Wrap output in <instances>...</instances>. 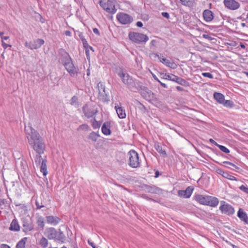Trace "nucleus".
<instances>
[{
  "label": "nucleus",
  "mask_w": 248,
  "mask_h": 248,
  "mask_svg": "<svg viewBox=\"0 0 248 248\" xmlns=\"http://www.w3.org/2000/svg\"><path fill=\"white\" fill-rule=\"evenodd\" d=\"M26 137L30 146L38 154L44 153L46 145L40 134L29 124L24 128Z\"/></svg>",
  "instance_id": "f257e3e1"
},
{
  "label": "nucleus",
  "mask_w": 248,
  "mask_h": 248,
  "mask_svg": "<svg viewBox=\"0 0 248 248\" xmlns=\"http://www.w3.org/2000/svg\"><path fill=\"white\" fill-rule=\"evenodd\" d=\"M117 75L123 83L131 91L139 92L141 88V83L138 80L133 78L129 74L120 68L117 72Z\"/></svg>",
  "instance_id": "f03ea898"
},
{
  "label": "nucleus",
  "mask_w": 248,
  "mask_h": 248,
  "mask_svg": "<svg viewBox=\"0 0 248 248\" xmlns=\"http://www.w3.org/2000/svg\"><path fill=\"white\" fill-rule=\"evenodd\" d=\"M45 236L49 240L54 239L59 243H63L65 241V236L60 230L57 231L53 227L46 228L44 232Z\"/></svg>",
  "instance_id": "7ed1b4c3"
},
{
  "label": "nucleus",
  "mask_w": 248,
  "mask_h": 248,
  "mask_svg": "<svg viewBox=\"0 0 248 248\" xmlns=\"http://www.w3.org/2000/svg\"><path fill=\"white\" fill-rule=\"evenodd\" d=\"M128 37L131 41L137 44H145L149 40V37L146 35L136 32H130Z\"/></svg>",
  "instance_id": "20e7f679"
},
{
  "label": "nucleus",
  "mask_w": 248,
  "mask_h": 248,
  "mask_svg": "<svg viewBox=\"0 0 248 248\" xmlns=\"http://www.w3.org/2000/svg\"><path fill=\"white\" fill-rule=\"evenodd\" d=\"M127 156L129 157L128 165L133 168H138L140 164L138 154L135 150H131Z\"/></svg>",
  "instance_id": "39448f33"
},
{
  "label": "nucleus",
  "mask_w": 248,
  "mask_h": 248,
  "mask_svg": "<svg viewBox=\"0 0 248 248\" xmlns=\"http://www.w3.org/2000/svg\"><path fill=\"white\" fill-rule=\"evenodd\" d=\"M139 91H140L142 96L147 101L149 102H155L156 101V98L154 93L147 87L144 86L142 87L141 84V88Z\"/></svg>",
  "instance_id": "423d86ee"
},
{
  "label": "nucleus",
  "mask_w": 248,
  "mask_h": 248,
  "mask_svg": "<svg viewBox=\"0 0 248 248\" xmlns=\"http://www.w3.org/2000/svg\"><path fill=\"white\" fill-rule=\"evenodd\" d=\"M100 5L107 12L110 14H114L116 13L117 9L113 2L110 0L105 2L104 0L99 1Z\"/></svg>",
  "instance_id": "0eeeda50"
},
{
  "label": "nucleus",
  "mask_w": 248,
  "mask_h": 248,
  "mask_svg": "<svg viewBox=\"0 0 248 248\" xmlns=\"http://www.w3.org/2000/svg\"><path fill=\"white\" fill-rule=\"evenodd\" d=\"M116 17L121 24L124 25L129 24L133 21V18L130 16L124 13L117 14Z\"/></svg>",
  "instance_id": "6e6552de"
},
{
  "label": "nucleus",
  "mask_w": 248,
  "mask_h": 248,
  "mask_svg": "<svg viewBox=\"0 0 248 248\" xmlns=\"http://www.w3.org/2000/svg\"><path fill=\"white\" fill-rule=\"evenodd\" d=\"M63 65L64 66L67 71L70 74L71 76H74L76 73V69L74 66L71 58L66 59L65 61L62 62Z\"/></svg>",
  "instance_id": "1a4fd4ad"
},
{
  "label": "nucleus",
  "mask_w": 248,
  "mask_h": 248,
  "mask_svg": "<svg viewBox=\"0 0 248 248\" xmlns=\"http://www.w3.org/2000/svg\"><path fill=\"white\" fill-rule=\"evenodd\" d=\"M45 43L44 40L42 39H37L32 42H27L25 44L26 47L31 49H36L40 48Z\"/></svg>",
  "instance_id": "9d476101"
},
{
  "label": "nucleus",
  "mask_w": 248,
  "mask_h": 248,
  "mask_svg": "<svg viewBox=\"0 0 248 248\" xmlns=\"http://www.w3.org/2000/svg\"><path fill=\"white\" fill-rule=\"evenodd\" d=\"M224 4L228 8L232 10L237 9L239 6V3L234 0H224Z\"/></svg>",
  "instance_id": "9b49d317"
},
{
  "label": "nucleus",
  "mask_w": 248,
  "mask_h": 248,
  "mask_svg": "<svg viewBox=\"0 0 248 248\" xmlns=\"http://www.w3.org/2000/svg\"><path fill=\"white\" fill-rule=\"evenodd\" d=\"M219 209L222 213L228 215H232L234 212L233 208L228 203L221 205Z\"/></svg>",
  "instance_id": "f8f14e48"
},
{
  "label": "nucleus",
  "mask_w": 248,
  "mask_h": 248,
  "mask_svg": "<svg viewBox=\"0 0 248 248\" xmlns=\"http://www.w3.org/2000/svg\"><path fill=\"white\" fill-rule=\"evenodd\" d=\"M152 56H154L155 58L158 57L160 62L165 64L166 66L173 69L176 68V65L175 63L170 62L169 60L166 59L165 58H162L161 57L155 54H152Z\"/></svg>",
  "instance_id": "ddd939ff"
},
{
  "label": "nucleus",
  "mask_w": 248,
  "mask_h": 248,
  "mask_svg": "<svg viewBox=\"0 0 248 248\" xmlns=\"http://www.w3.org/2000/svg\"><path fill=\"white\" fill-rule=\"evenodd\" d=\"M82 109L85 116L88 118L92 117L97 112V110L92 109L88 105H85Z\"/></svg>",
  "instance_id": "4468645a"
},
{
  "label": "nucleus",
  "mask_w": 248,
  "mask_h": 248,
  "mask_svg": "<svg viewBox=\"0 0 248 248\" xmlns=\"http://www.w3.org/2000/svg\"><path fill=\"white\" fill-rule=\"evenodd\" d=\"M193 189L190 186L187 187L185 190H179L178 194L185 198H189L193 192Z\"/></svg>",
  "instance_id": "2eb2a0df"
},
{
  "label": "nucleus",
  "mask_w": 248,
  "mask_h": 248,
  "mask_svg": "<svg viewBox=\"0 0 248 248\" xmlns=\"http://www.w3.org/2000/svg\"><path fill=\"white\" fill-rule=\"evenodd\" d=\"M46 220L47 223L56 226L59 223L61 219L56 216H50L46 217Z\"/></svg>",
  "instance_id": "dca6fc26"
},
{
  "label": "nucleus",
  "mask_w": 248,
  "mask_h": 248,
  "mask_svg": "<svg viewBox=\"0 0 248 248\" xmlns=\"http://www.w3.org/2000/svg\"><path fill=\"white\" fill-rule=\"evenodd\" d=\"M238 217L241 221L248 225V217L246 213L242 209H239L237 213Z\"/></svg>",
  "instance_id": "f3484780"
},
{
  "label": "nucleus",
  "mask_w": 248,
  "mask_h": 248,
  "mask_svg": "<svg viewBox=\"0 0 248 248\" xmlns=\"http://www.w3.org/2000/svg\"><path fill=\"white\" fill-rule=\"evenodd\" d=\"M218 200L217 198L208 196V200H207L206 205H209L211 207H216L218 204Z\"/></svg>",
  "instance_id": "a211bd4d"
},
{
  "label": "nucleus",
  "mask_w": 248,
  "mask_h": 248,
  "mask_svg": "<svg viewBox=\"0 0 248 248\" xmlns=\"http://www.w3.org/2000/svg\"><path fill=\"white\" fill-rule=\"evenodd\" d=\"M203 16L204 18V19L206 22H210L211 21L213 18V13L212 12L209 10L206 9L203 12Z\"/></svg>",
  "instance_id": "6ab92c4d"
},
{
  "label": "nucleus",
  "mask_w": 248,
  "mask_h": 248,
  "mask_svg": "<svg viewBox=\"0 0 248 248\" xmlns=\"http://www.w3.org/2000/svg\"><path fill=\"white\" fill-rule=\"evenodd\" d=\"M208 196L198 194L195 196V200L201 204L206 205Z\"/></svg>",
  "instance_id": "aec40b11"
},
{
  "label": "nucleus",
  "mask_w": 248,
  "mask_h": 248,
  "mask_svg": "<svg viewBox=\"0 0 248 248\" xmlns=\"http://www.w3.org/2000/svg\"><path fill=\"white\" fill-rule=\"evenodd\" d=\"M115 108L117 112V115L119 118L124 119L126 117V113L125 112V109L122 107H119L118 106H116L115 107Z\"/></svg>",
  "instance_id": "412c9836"
},
{
  "label": "nucleus",
  "mask_w": 248,
  "mask_h": 248,
  "mask_svg": "<svg viewBox=\"0 0 248 248\" xmlns=\"http://www.w3.org/2000/svg\"><path fill=\"white\" fill-rule=\"evenodd\" d=\"M214 97L215 99L219 104H222L225 100L224 95L219 93L215 92L214 93Z\"/></svg>",
  "instance_id": "4be33fe9"
},
{
  "label": "nucleus",
  "mask_w": 248,
  "mask_h": 248,
  "mask_svg": "<svg viewBox=\"0 0 248 248\" xmlns=\"http://www.w3.org/2000/svg\"><path fill=\"white\" fill-rule=\"evenodd\" d=\"M9 230L12 231H19L20 230V226L16 219L12 220L9 227Z\"/></svg>",
  "instance_id": "5701e85b"
},
{
  "label": "nucleus",
  "mask_w": 248,
  "mask_h": 248,
  "mask_svg": "<svg viewBox=\"0 0 248 248\" xmlns=\"http://www.w3.org/2000/svg\"><path fill=\"white\" fill-rule=\"evenodd\" d=\"M172 81L176 82V83L181 85H186L187 83V82L186 81V80L177 76L175 75H173V76H172Z\"/></svg>",
  "instance_id": "b1692460"
},
{
  "label": "nucleus",
  "mask_w": 248,
  "mask_h": 248,
  "mask_svg": "<svg viewBox=\"0 0 248 248\" xmlns=\"http://www.w3.org/2000/svg\"><path fill=\"white\" fill-rule=\"evenodd\" d=\"M59 54L62 56V62L65 61L66 59H68L70 58L68 53L62 48H61L59 50Z\"/></svg>",
  "instance_id": "393cba45"
},
{
  "label": "nucleus",
  "mask_w": 248,
  "mask_h": 248,
  "mask_svg": "<svg viewBox=\"0 0 248 248\" xmlns=\"http://www.w3.org/2000/svg\"><path fill=\"white\" fill-rule=\"evenodd\" d=\"M40 170L44 176L47 174L46 160V159L43 160L42 163L40 164Z\"/></svg>",
  "instance_id": "a878e982"
},
{
  "label": "nucleus",
  "mask_w": 248,
  "mask_h": 248,
  "mask_svg": "<svg viewBox=\"0 0 248 248\" xmlns=\"http://www.w3.org/2000/svg\"><path fill=\"white\" fill-rule=\"evenodd\" d=\"M23 227L24 228V231H31L33 229V226L31 222L29 221H23Z\"/></svg>",
  "instance_id": "bb28decb"
},
{
  "label": "nucleus",
  "mask_w": 248,
  "mask_h": 248,
  "mask_svg": "<svg viewBox=\"0 0 248 248\" xmlns=\"http://www.w3.org/2000/svg\"><path fill=\"white\" fill-rule=\"evenodd\" d=\"M39 244L42 248H47L48 245V241L46 237H42L39 240Z\"/></svg>",
  "instance_id": "cd10ccee"
},
{
  "label": "nucleus",
  "mask_w": 248,
  "mask_h": 248,
  "mask_svg": "<svg viewBox=\"0 0 248 248\" xmlns=\"http://www.w3.org/2000/svg\"><path fill=\"white\" fill-rule=\"evenodd\" d=\"M101 130L102 133L105 135H109L111 133V131L108 126H107L106 124H104L102 126Z\"/></svg>",
  "instance_id": "c85d7f7f"
},
{
  "label": "nucleus",
  "mask_w": 248,
  "mask_h": 248,
  "mask_svg": "<svg viewBox=\"0 0 248 248\" xmlns=\"http://www.w3.org/2000/svg\"><path fill=\"white\" fill-rule=\"evenodd\" d=\"M27 238L24 237L20 240L16 245V248H25V244Z\"/></svg>",
  "instance_id": "c756f323"
},
{
  "label": "nucleus",
  "mask_w": 248,
  "mask_h": 248,
  "mask_svg": "<svg viewBox=\"0 0 248 248\" xmlns=\"http://www.w3.org/2000/svg\"><path fill=\"white\" fill-rule=\"evenodd\" d=\"M155 148L159 153L162 154L164 155H166V152L163 150L162 146L160 145L158 143H155Z\"/></svg>",
  "instance_id": "7c9ffc66"
},
{
  "label": "nucleus",
  "mask_w": 248,
  "mask_h": 248,
  "mask_svg": "<svg viewBox=\"0 0 248 248\" xmlns=\"http://www.w3.org/2000/svg\"><path fill=\"white\" fill-rule=\"evenodd\" d=\"M99 135L97 134L94 132H91L89 135V139L92 140L93 141H96L98 137H99Z\"/></svg>",
  "instance_id": "2f4dec72"
},
{
  "label": "nucleus",
  "mask_w": 248,
  "mask_h": 248,
  "mask_svg": "<svg viewBox=\"0 0 248 248\" xmlns=\"http://www.w3.org/2000/svg\"><path fill=\"white\" fill-rule=\"evenodd\" d=\"M222 175L224 178H226L230 180H236V178L234 176L229 174L227 172L222 171Z\"/></svg>",
  "instance_id": "473e14b6"
},
{
  "label": "nucleus",
  "mask_w": 248,
  "mask_h": 248,
  "mask_svg": "<svg viewBox=\"0 0 248 248\" xmlns=\"http://www.w3.org/2000/svg\"><path fill=\"white\" fill-rule=\"evenodd\" d=\"M160 75L162 78L171 81L172 78V76H173L174 75L161 73H160Z\"/></svg>",
  "instance_id": "72a5a7b5"
},
{
  "label": "nucleus",
  "mask_w": 248,
  "mask_h": 248,
  "mask_svg": "<svg viewBox=\"0 0 248 248\" xmlns=\"http://www.w3.org/2000/svg\"><path fill=\"white\" fill-rule=\"evenodd\" d=\"M222 105H223L224 107L229 108H232L234 106L233 102L230 100H225Z\"/></svg>",
  "instance_id": "f704fd0d"
},
{
  "label": "nucleus",
  "mask_w": 248,
  "mask_h": 248,
  "mask_svg": "<svg viewBox=\"0 0 248 248\" xmlns=\"http://www.w3.org/2000/svg\"><path fill=\"white\" fill-rule=\"evenodd\" d=\"M43 160V159H42V156L40 155H37L34 158V161L36 166H40V164L42 163Z\"/></svg>",
  "instance_id": "c9c22d12"
},
{
  "label": "nucleus",
  "mask_w": 248,
  "mask_h": 248,
  "mask_svg": "<svg viewBox=\"0 0 248 248\" xmlns=\"http://www.w3.org/2000/svg\"><path fill=\"white\" fill-rule=\"evenodd\" d=\"M222 165L225 166V167H228L229 168H231V166H232V167H233L235 169H238L239 168L236 166L235 165H234V164L230 162H229V161H224L222 162Z\"/></svg>",
  "instance_id": "e433bc0d"
},
{
  "label": "nucleus",
  "mask_w": 248,
  "mask_h": 248,
  "mask_svg": "<svg viewBox=\"0 0 248 248\" xmlns=\"http://www.w3.org/2000/svg\"><path fill=\"white\" fill-rule=\"evenodd\" d=\"M78 97L76 96H74L72 97L70 101V104L72 106H75V107H78Z\"/></svg>",
  "instance_id": "4c0bfd02"
},
{
  "label": "nucleus",
  "mask_w": 248,
  "mask_h": 248,
  "mask_svg": "<svg viewBox=\"0 0 248 248\" xmlns=\"http://www.w3.org/2000/svg\"><path fill=\"white\" fill-rule=\"evenodd\" d=\"M101 87V89H102L103 91L101 92L100 90H99V94L100 96H103L102 99H104L105 100H106V97H107V94L105 93V90L104 87H103V85L102 84H100Z\"/></svg>",
  "instance_id": "58836bf2"
},
{
  "label": "nucleus",
  "mask_w": 248,
  "mask_h": 248,
  "mask_svg": "<svg viewBox=\"0 0 248 248\" xmlns=\"http://www.w3.org/2000/svg\"><path fill=\"white\" fill-rule=\"evenodd\" d=\"M216 145L223 152L226 153V154H228L230 153V150L228 148H227L226 147H225L223 145H219V144H217V143H216Z\"/></svg>",
  "instance_id": "ea45409f"
},
{
  "label": "nucleus",
  "mask_w": 248,
  "mask_h": 248,
  "mask_svg": "<svg viewBox=\"0 0 248 248\" xmlns=\"http://www.w3.org/2000/svg\"><path fill=\"white\" fill-rule=\"evenodd\" d=\"M78 130L89 131L90 130L89 126L86 124H83L79 126L78 128Z\"/></svg>",
  "instance_id": "a19ab883"
},
{
  "label": "nucleus",
  "mask_w": 248,
  "mask_h": 248,
  "mask_svg": "<svg viewBox=\"0 0 248 248\" xmlns=\"http://www.w3.org/2000/svg\"><path fill=\"white\" fill-rule=\"evenodd\" d=\"M78 36L82 41L83 46H85V45H87V42L86 39L84 38L83 35L82 33L79 32Z\"/></svg>",
  "instance_id": "79ce46f5"
},
{
  "label": "nucleus",
  "mask_w": 248,
  "mask_h": 248,
  "mask_svg": "<svg viewBox=\"0 0 248 248\" xmlns=\"http://www.w3.org/2000/svg\"><path fill=\"white\" fill-rule=\"evenodd\" d=\"M37 224L40 227L42 228H44L45 224L43 219L42 218L40 217L38 219Z\"/></svg>",
  "instance_id": "37998d69"
},
{
  "label": "nucleus",
  "mask_w": 248,
  "mask_h": 248,
  "mask_svg": "<svg viewBox=\"0 0 248 248\" xmlns=\"http://www.w3.org/2000/svg\"><path fill=\"white\" fill-rule=\"evenodd\" d=\"M202 75L204 77H206L210 79L213 78V75L210 73H202Z\"/></svg>",
  "instance_id": "c03bdc74"
},
{
  "label": "nucleus",
  "mask_w": 248,
  "mask_h": 248,
  "mask_svg": "<svg viewBox=\"0 0 248 248\" xmlns=\"http://www.w3.org/2000/svg\"><path fill=\"white\" fill-rule=\"evenodd\" d=\"M239 189L242 191L248 194V187L244 185L241 186L239 187Z\"/></svg>",
  "instance_id": "a18cd8bd"
},
{
  "label": "nucleus",
  "mask_w": 248,
  "mask_h": 248,
  "mask_svg": "<svg viewBox=\"0 0 248 248\" xmlns=\"http://www.w3.org/2000/svg\"><path fill=\"white\" fill-rule=\"evenodd\" d=\"M92 125H93V128L96 129V128H98L99 127L100 124L98 123L97 121H96L94 119V121L93 122Z\"/></svg>",
  "instance_id": "49530a36"
},
{
  "label": "nucleus",
  "mask_w": 248,
  "mask_h": 248,
  "mask_svg": "<svg viewBox=\"0 0 248 248\" xmlns=\"http://www.w3.org/2000/svg\"><path fill=\"white\" fill-rule=\"evenodd\" d=\"M155 45H156V41L155 40H152L150 44V48L154 49L155 46Z\"/></svg>",
  "instance_id": "de8ad7c7"
},
{
  "label": "nucleus",
  "mask_w": 248,
  "mask_h": 248,
  "mask_svg": "<svg viewBox=\"0 0 248 248\" xmlns=\"http://www.w3.org/2000/svg\"><path fill=\"white\" fill-rule=\"evenodd\" d=\"M7 43L8 42H6L5 41L2 42V46L4 49H6L8 47H11V45L8 44Z\"/></svg>",
  "instance_id": "09e8293b"
},
{
  "label": "nucleus",
  "mask_w": 248,
  "mask_h": 248,
  "mask_svg": "<svg viewBox=\"0 0 248 248\" xmlns=\"http://www.w3.org/2000/svg\"><path fill=\"white\" fill-rule=\"evenodd\" d=\"M182 3V4L184 5H188V3L190 2V0H179Z\"/></svg>",
  "instance_id": "8fccbe9b"
},
{
  "label": "nucleus",
  "mask_w": 248,
  "mask_h": 248,
  "mask_svg": "<svg viewBox=\"0 0 248 248\" xmlns=\"http://www.w3.org/2000/svg\"><path fill=\"white\" fill-rule=\"evenodd\" d=\"M161 15H162V16L163 17H165V18H167V19H169V18H170V15H169V14L168 13H167V12H162V13H161Z\"/></svg>",
  "instance_id": "3c124183"
},
{
  "label": "nucleus",
  "mask_w": 248,
  "mask_h": 248,
  "mask_svg": "<svg viewBox=\"0 0 248 248\" xmlns=\"http://www.w3.org/2000/svg\"><path fill=\"white\" fill-rule=\"evenodd\" d=\"M202 36L204 38L207 39L209 40H212L213 39L208 34H203Z\"/></svg>",
  "instance_id": "603ef678"
},
{
  "label": "nucleus",
  "mask_w": 248,
  "mask_h": 248,
  "mask_svg": "<svg viewBox=\"0 0 248 248\" xmlns=\"http://www.w3.org/2000/svg\"><path fill=\"white\" fill-rule=\"evenodd\" d=\"M8 39H9V36L2 37L1 41H2V42L5 41L6 42H9Z\"/></svg>",
  "instance_id": "864d4df0"
},
{
  "label": "nucleus",
  "mask_w": 248,
  "mask_h": 248,
  "mask_svg": "<svg viewBox=\"0 0 248 248\" xmlns=\"http://www.w3.org/2000/svg\"><path fill=\"white\" fill-rule=\"evenodd\" d=\"M88 244H89V245L92 246L93 248H97V247H96L95 246V245L94 244V243L93 242H91L89 240L88 241Z\"/></svg>",
  "instance_id": "5fc2aeb1"
},
{
  "label": "nucleus",
  "mask_w": 248,
  "mask_h": 248,
  "mask_svg": "<svg viewBox=\"0 0 248 248\" xmlns=\"http://www.w3.org/2000/svg\"><path fill=\"white\" fill-rule=\"evenodd\" d=\"M35 204L37 206V209H40L42 207H44L43 205H40L39 202L36 201V202H35Z\"/></svg>",
  "instance_id": "6e6d98bb"
},
{
  "label": "nucleus",
  "mask_w": 248,
  "mask_h": 248,
  "mask_svg": "<svg viewBox=\"0 0 248 248\" xmlns=\"http://www.w3.org/2000/svg\"><path fill=\"white\" fill-rule=\"evenodd\" d=\"M0 248H11L8 245L6 244H1L0 246Z\"/></svg>",
  "instance_id": "4d7b16f0"
},
{
  "label": "nucleus",
  "mask_w": 248,
  "mask_h": 248,
  "mask_svg": "<svg viewBox=\"0 0 248 248\" xmlns=\"http://www.w3.org/2000/svg\"><path fill=\"white\" fill-rule=\"evenodd\" d=\"M136 25L138 27H142L143 26V24L141 21H138L136 23Z\"/></svg>",
  "instance_id": "13d9d810"
},
{
  "label": "nucleus",
  "mask_w": 248,
  "mask_h": 248,
  "mask_svg": "<svg viewBox=\"0 0 248 248\" xmlns=\"http://www.w3.org/2000/svg\"><path fill=\"white\" fill-rule=\"evenodd\" d=\"M93 31L96 34H97L98 35L100 34L99 31L98 30L97 28L93 29Z\"/></svg>",
  "instance_id": "bf43d9fd"
},
{
  "label": "nucleus",
  "mask_w": 248,
  "mask_h": 248,
  "mask_svg": "<svg viewBox=\"0 0 248 248\" xmlns=\"http://www.w3.org/2000/svg\"><path fill=\"white\" fill-rule=\"evenodd\" d=\"M65 35L66 36H71V32L70 31H65Z\"/></svg>",
  "instance_id": "052dcab7"
},
{
  "label": "nucleus",
  "mask_w": 248,
  "mask_h": 248,
  "mask_svg": "<svg viewBox=\"0 0 248 248\" xmlns=\"http://www.w3.org/2000/svg\"><path fill=\"white\" fill-rule=\"evenodd\" d=\"M158 81L160 83L161 85L163 87L165 88H167V85L166 84L160 82L159 80H158Z\"/></svg>",
  "instance_id": "680f3d73"
},
{
  "label": "nucleus",
  "mask_w": 248,
  "mask_h": 248,
  "mask_svg": "<svg viewBox=\"0 0 248 248\" xmlns=\"http://www.w3.org/2000/svg\"><path fill=\"white\" fill-rule=\"evenodd\" d=\"M176 88L178 91H182L184 90V89L180 86H176Z\"/></svg>",
  "instance_id": "e2e57ef3"
},
{
  "label": "nucleus",
  "mask_w": 248,
  "mask_h": 248,
  "mask_svg": "<svg viewBox=\"0 0 248 248\" xmlns=\"http://www.w3.org/2000/svg\"><path fill=\"white\" fill-rule=\"evenodd\" d=\"M240 46L242 48L245 49L246 48L245 45L243 43H241L240 44Z\"/></svg>",
  "instance_id": "0e129e2a"
},
{
  "label": "nucleus",
  "mask_w": 248,
  "mask_h": 248,
  "mask_svg": "<svg viewBox=\"0 0 248 248\" xmlns=\"http://www.w3.org/2000/svg\"><path fill=\"white\" fill-rule=\"evenodd\" d=\"M159 171H156L155 173V177H157L159 176Z\"/></svg>",
  "instance_id": "69168bd1"
},
{
  "label": "nucleus",
  "mask_w": 248,
  "mask_h": 248,
  "mask_svg": "<svg viewBox=\"0 0 248 248\" xmlns=\"http://www.w3.org/2000/svg\"><path fill=\"white\" fill-rule=\"evenodd\" d=\"M4 33L3 32H0V36L1 39H2V37H4L3 35Z\"/></svg>",
  "instance_id": "338daca9"
},
{
  "label": "nucleus",
  "mask_w": 248,
  "mask_h": 248,
  "mask_svg": "<svg viewBox=\"0 0 248 248\" xmlns=\"http://www.w3.org/2000/svg\"><path fill=\"white\" fill-rule=\"evenodd\" d=\"M233 248H240L235 245H232Z\"/></svg>",
  "instance_id": "774afa93"
}]
</instances>
